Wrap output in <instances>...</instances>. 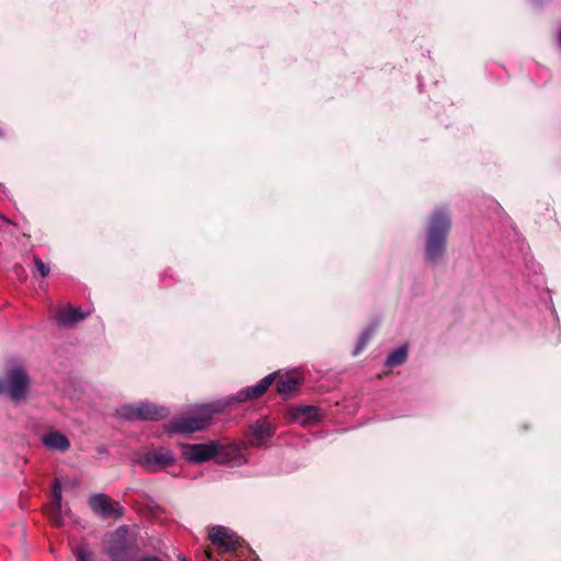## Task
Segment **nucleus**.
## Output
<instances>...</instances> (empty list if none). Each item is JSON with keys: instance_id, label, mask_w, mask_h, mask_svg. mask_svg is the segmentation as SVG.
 Returning a JSON list of instances; mask_svg holds the SVG:
<instances>
[{"instance_id": "obj_1", "label": "nucleus", "mask_w": 561, "mask_h": 561, "mask_svg": "<svg viewBox=\"0 0 561 561\" xmlns=\"http://www.w3.org/2000/svg\"><path fill=\"white\" fill-rule=\"evenodd\" d=\"M449 230V215L443 208L436 209L431 217L427 231L426 257L430 261H437L443 255Z\"/></svg>"}, {"instance_id": "obj_2", "label": "nucleus", "mask_w": 561, "mask_h": 561, "mask_svg": "<svg viewBox=\"0 0 561 561\" xmlns=\"http://www.w3.org/2000/svg\"><path fill=\"white\" fill-rule=\"evenodd\" d=\"M183 458L193 463H202L218 456H226L227 460L236 458L239 449L236 446L225 447L218 442L208 444L183 445Z\"/></svg>"}, {"instance_id": "obj_3", "label": "nucleus", "mask_w": 561, "mask_h": 561, "mask_svg": "<svg viewBox=\"0 0 561 561\" xmlns=\"http://www.w3.org/2000/svg\"><path fill=\"white\" fill-rule=\"evenodd\" d=\"M105 551L112 561H128L137 551L134 537L126 527H119L108 535Z\"/></svg>"}, {"instance_id": "obj_4", "label": "nucleus", "mask_w": 561, "mask_h": 561, "mask_svg": "<svg viewBox=\"0 0 561 561\" xmlns=\"http://www.w3.org/2000/svg\"><path fill=\"white\" fill-rule=\"evenodd\" d=\"M217 411L211 405L199 407L194 415L180 417L169 425V431L173 433H194L205 428L211 421Z\"/></svg>"}, {"instance_id": "obj_5", "label": "nucleus", "mask_w": 561, "mask_h": 561, "mask_svg": "<svg viewBox=\"0 0 561 561\" xmlns=\"http://www.w3.org/2000/svg\"><path fill=\"white\" fill-rule=\"evenodd\" d=\"M30 378L21 366L9 368L5 379L0 380V393H8L13 401L23 400L28 391Z\"/></svg>"}, {"instance_id": "obj_6", "label": "nucleus", "mask_w": 561, "mask_h": 561, "mask_svg": "<svg viewBox=\"0 0 561 561\" xmlns=\"http://www.w3.org/2000/svg\"><path fill=\"white\" fill-rule=\"evenodd\" d=\"M121 415L128 420L158 421L169 415L164 407H158L149 402H140L134 405H124L119 411Z\"/></svg>"}, {"instance_id": "obj_7", "label": "nucleus", "mask_w": 561, "mask_h": 561, "mask_svg": "<svg viewBox=\"0 0 561 561\" xmlns=\"http://www.w3.org/2000/svg\"><path fill=\"white\" fill-rule=\"evenodd\" d=\"M135 461L147 472L153 473L172 466L175 459L169 449L158 448L140 454Z\"/></svg>"}, {"instance_id": "obj_8", "label": "nucleus", "mask_w": 561, "mask_h": 561, "mask_svg": "<svg viewBox=\"0 0 561 561\" xmlns=\"http://www.w3.org/2000/svg\"><path fill=\"white\" fill-rule=\"evenodd\" d=\"M208 537L221 553L234 551L240 546V537L225 526H214Z\"/></svg>"}, {"instance_id": "obj_9", "label": "nucleus", "mask_w": 561, "mask_h": 561, "mask_svg": "<svg viewBox=\"0 0 561 561\" xmlns=\"http://www.w3.org/2000/svg\"><path fill=\"white\" fill-rule=\"evenodd\" d=\"M89 504L92 511L103 518H118L123 515V507L105 494H94Z\"/></svg>"}, {"instance_id": "obj_10", "label": "nucleus", "mask_w": 561, "mask_h": 561, "mask_svg": "<svg viewBox=\"0 0 561 561\" xmlns=\"http://www.w3.org/2000/svg\"><path fill=\"white\" fill-rule=\"evenodd\" d=\"M274 433V427L266 419L257 420L250 426L247 444L251 447H261Z\"/></svg>"}, {"instance_id": "obj_11", "label": "nucleus", "mask_w": 561, "mask_h": 561, "mask_svg": "<svg viewBox=\"0 0 561 561\" xmlns=\"http://www.w3.org/2000/svg\"><path fill=\"white\" fill-rule=\"evenodd\" d=\"M276 374H271L264 377L257 385L251 386L241 390L237 393L236 399L239 402H244L248 400L260 398L273 383L275 380Z\"/></svg>"}, {"instance_id": "obj_12", "label": "nucleus", "mask_w": 561, "mask_h": 561, "mask_svg": "<svg viewBox=\"0 0 561 561\" xmlns=\"http://www.w3.org/2000/svg\"><path fill=\"white\" fill-rule=\"evenodd\" d=\"M88 314L89 313L83 312L81 308L67 306L65 308H60L57 311L56 319L59 324L64 327H71L75 323L83 320Z\"/></svg>"}, {"instance_id": "obj_13", "label": "nucleus", "mask_w": 561, "mask_h": 561, "mask_svg": "<svg viewBox=\"0 0 561 561\" xmlns=\"http://www.w3.org/2000/svg\"><path fill=\"white\" fill-rule=\"evenodd\" d=\"M300 386V379L293 375H282L276 381V389L284 398H289L297 393Z\"/></svg>"}, {"instance_id": "obj_14", "label": "nucleus", "mask_w": 561, "mask_h": 561, "mask_svg": "<svg viewBox=\"0 0 561 561\" xmlns=\"http://www.w3.org/2000/svg\"><path fill=\"white\" fill-rule=\"evenodd\" d=\"M43 444L53 450L65 453L70 447L69 439L59 432H50L43 436Z\"/></svg>"}, {"instance_id": "obj_15", "label": "nucleus", "mask_w": 561, "mask_h": 561, "mask_svg": "<svg viewBox=\"0 0 561 561\" xmlns=\"http://www.w3.org/2000/svg\"><path fill=\"white\" fill-rule=\"evenodd\" d=\"M318 410L314 407L302 405L295 409L293 419L300 424H306L309 421L317 420Z\"/></svg>"}, {"instance_id": "obj_16", "label": "nucleus", "mask_w": 561, "mask_h": 561, "mask_svg": "<svg viewBox=\"0 0 561 561\" xmlns=\"http://www.w3.org/2000/svg\"><path fill=\"white\" fill-rule=\"evenodd\" d=\"M407 347L401 346L397 350H394L390 355L388 356L386 364L389 367L398 366L402 364L407 359Z\"/></svg>"}, {"instance_id": "obj_17", "label": "nucleus", "mask_w": 561, "mask_h": 561, "mask_svg": "<svg viewBox=\"0 0 561 561\" xmlns=\"http://www.w3.org/2000/svg\"><path fill=\"white\" fill-rule=\"evenodd\" d=\"M77 561H94L85 543H79L73 549Z\"/></svg>"}, {"instance_id": "obj_18", "label": "nucleus", "mask_w": 561, "mask_h": 561, "mask_svg": "<svg viewBox=\"0 0 561 561\" xmlns=\"http://www.w3.org/2000/svg\"><path fill=\"white\" fill-rule=\"evenodd\" d=\"M54 504L56 506V511H57V516L55 518V524L56 525H59L60 523V516H59V511H60V507H61V488L58 483H56L54 485Z\"/></svg>"}, {"instance_id": "obj_19", "label": "nucleus", "mask_w": 561, "mask_h": 561, "mask_svg": "<svg viewBox=\"0 0 561 561\" xmlns=\"http://www.w3.org/2000/svg\"><path fill=\"white\" fill-rule=\"evenodd\" d=\"M33 261H34V265H35V268L36 271L38 272V274L42 276V277H46L49 275V272H50V268L48 265H46L41 259H38L37 256H34L33 257Z\"/></svg>"}, {"instance_id": "obj_20", "label": "nucleus", "mask_w": 561, "mask_h": 561, "mask_svg": "<svg viewBox=\"0 0 561 561\" xmlns=\"http://www.w3.org/2000/svg\"><path fill=\"white\" fill-rule=\"evenodd\" d=\"M138 561H161V560L158 557L150 556V557L140 558Z\"/></svg>"}, {"instance_id": "obj_21", "label": "nucleus", "mask_w": 561, "mask_h": 561, "mask_svg": "<svg viewBox=\"0 0 561 561\" xmlns=\"http://www.w3.org/2000/svg\"><path fill=\"white\" fill-rule=\"evenodd\" d=\"M367 339H368V337H365V336H364V337L360 340L359 345L357 346V352H358L360 348H363V347L365 346V344H366V342H367Z\"/></svg>"}, {"instance_id": "obj_22", "label": "nucleus", "mask_w": 561, "mask_h": 561, "mask_svg": "<svg viewBox=\"0 0 561 561\" xmlns=\"http://www.w3.org/2000/svg\"><path fill=\"white\" fill-rule=\"evenodd\" d=\"M205 554L208 559H211V552L209 550H205Z\"/></svg>"}, {"instance_id": "obj_23", "label": "nucleus", "mask_w": 561, "mask_h": 561, "mask_svg": "<svg viewBox=\"0 0 561 561\" xmlns=\"http://www.w3.org/2000/svg\"><path fill=\"white\" fill-rule=\"evenodd\" d=\"M18 270L23 272V267L22 266H16V271Z\"/></svg>"}, {"instance_id": "obj_24", "label": "nucleus", "mask_w": 561, "mask_h": 561, "mask_svg": "<svg viewBox=\"0 0 561 561\" xmlns=\"http://www.w3.org/2000/svg\"><path fill=\"white\" fill-rule=\"evenodd\" d=\"M180 560H181V561H187L185 558H182V557L180 558Z\"/></svg>"}]
</instances>
